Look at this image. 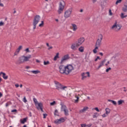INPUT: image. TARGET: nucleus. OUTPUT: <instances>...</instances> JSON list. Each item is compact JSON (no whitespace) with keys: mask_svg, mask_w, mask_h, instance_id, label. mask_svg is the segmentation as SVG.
Here are the masks:
<instances>
[{"mask_svg":"<svg viewBox=\"0 0 127 127\" xmlns=\"http://www.w3.org/2000/svg\"><path fill=\"white\" fill-rule=\"evenodd\" d=\"M75 67L74 65L68 64L66 65L62 64L59 66V70L61 74H65V75H69L74 71Z\"/></svg>","mask_w":127,"mask_h":127,"instance_id":"1","label":"nucleus"},{"mask_svg":"<svg viewBox=\"0 0 127 127\" xmlns=\"http://www.w3.org/2000/svg\"><path fill=\"white\" fill-rule=\"evenodd\" d=\"M84 95V92L82 91H75L73 92V95L75 98L74 99V103H77L79 102V99L81 98V96Z\"/></svg>","mask_w":127,"mask_h":127,"instance_id":"2","label":"nucleus"},{"mask_svg":"<svg viewBox=\"0 0 127 127\" xmlns=\"http://www.w3.org/2000/svg\"><path fill=\"white\" fill-rule=\"evenodd\" d=\"M30 59H31V55H28V56H22L19 58L18 62L21 64L28 62Z\"/></svg>","mask_w":127,"mask_h":127,"instance_id":"3","label":"nucleus"},{"mask_svg":"<svg viewBox=\"0 0 127 127\" xmlns=\"http://www.w3.org/2000/svg\"><path fill=\"white\" fill-rule=\"evenodd\" d=\"M122 24H120L118 21H116L114 24L112 25L111 29L116 32H118L122 29Z\"/></svg>","mask_w":127,"mask_h":127,"instance_id":"4","label":"nucleus"},{"mask_svg":"<svg viewBox=\"0 0 127 127\" xmlns=\"http://www.w3.org/2000/svg\"><path fill=\"white\" fill-rule=\"evenodd\" d=\"M66 5V3L65 1L63 0H61L59 3V9L58 10V13L59 14H61L62 12H63V10L65 8V6Z\"/></svg>","mask_w":127,"mask_h":127,"instance_id":"5","label":"nucleus"},{"mask_svg":"<svg viewBox=\"0 0 127 127\" xmlns=\"http://www.w3.org/2000/svg\"><path fill=\"white\" fill-rule=\"evenodd\" d=\"M66 5V3L65 1L63 0H61L59 3V9L58 10V13L59 14H61L62 12H63V10L65 8V6Z\"/></svg>","mask_w":127,"mask_h":127,"instance_id":"6","label":"nucleus"},{"mask_svg":"<svg viewBox=\"0 0 127 127\" xmlns=\"http://www.w3.org/2000/svg\"><path fill=\"white\" fill-rule=\"evenodd\" d=\"M66 5V3L65 1L63 0H61L59 3V9L58 10V13L59 14H61L62 12H63V10L65 8V6Z\"/></svg>","mask_w":127,"mask_h":127,"instance_id":"7","label":"nucleus"},{"mask_svg":"<svg viewBox=\"0 0 127 127\" xmlns=\"http://www.w3.org/2000/svg\"><path fill=\"white\" fill-rule=\"evenodd\" d=\"M33 100L37 110H41L42 112H43V109H42L43 103H42V102H38V101H37V99L35 98H34Z\"/></svg>","mask_w":127,"mask_h":127,"instance_id":"8","label":"nucleus"},{"mask_svg":"<svg viewBox=\"0 0 127 127\" xmlns=\"http://www.w3.org/2000/svg\"><path fill=\"white\" fill-rule=\"evenodd\" d=\"M55 86L57 89V90H58V91H60V90H62L63 91H65L66 89H67V86H64L61 84L59 82L55 81Z\"/></svg>","mask_w":127,"mask_h":127,"instance_id":"9","label":"nucleus"},{"mask_svg":"<svg viewBox=\"0 0 127 127\" xmlns=\"http://www.w3.org/2000/svg\"><path fill=\"white\" fill-rule=\"evenodd\" d=\"M40 19H41L40 16L36 15L35 16L33 21V29H36V25L38 24V22L40 21Z\"/></svg>","mask_w":127,"mask_h":127,"instance_id":"10","label":"nucleus"},{"mask_svg":"<svg viewBox=\"0 0 127 127\" xmlns=\"http://www.w3.org/2000/svg\"><path fill=\"white\" fill-rule=\"evenodd\" d=\"M103 40V35L100 34L98 35V38L95 44V47L99 48L102 45V40Z\"/></svg>","mask_w":127,"mask_h":127,"instance_id":"11","label":"nucleus"},{"mask_svg":"<svg viewBox=\"0 0 127 127\" xmlns=\"http://www.w3.org/2000/svg\"><path fill=\"white\" fill-rule=\"evenodd\" d=\"M72 14V9H68L67 10H66L64 14V18L67 19L69 18V17H71V15Z\"/></svg>","mask_w":127,"mask_h":127,"instance_id":"12","label":"nucleus"},{"mask_svg":"<svg viewBox=\"0 0 127 127\" xmlns=\"http://www.w3.org/2000/svg\"><path fill=\"white\" fill-rule=\"evenodd\" d=\"M61 111L63 112L64 116H69V110L66 106L63 105L61 107Z\"/></svg>","mask_w":127,"mask_h":127,"instance_id":"13","label":"nucleus"},{"mask_svg":"<svg viewBox=\"0 0 127 127\" xmlns=\"http://www.w3.org/2000/svg\"><path fill=\"white\" fill-rule=\"evenodd\" d=\"M109 64H110V61H107L106 59L103 60L100 63L99 65L98 66V69H100V68H101V67H103V66H104V65H105V66H108L109 65Z\"/></svg>","mask_w":127,"mask_h":127,"instance_id":"14","label":"nucleus"},{"mask_svg":"<svg viewBox=\"0 0 127 127\" xmlns=\"http://www.w3.org/2000/svg\"><path fill=\"white\" fill-rule=\"evenodd\" d=\"M110 114H111V109L106 108L105 109V113L102 115V118H107Z\"/></svg>","mask_w":127,"mask_h":127,"instance_id":"15","label":"nucleus"},{"mask_svg":"<svg viewBox=\"0 0 127 127\" xmlns=\"http://www.w3.org/2000/svg\"><path fill=\"white\" fill-rule=\"evenodd\" d=\"M83 42H85V38L84 37H80L77 40V42H76V45L81 46Z\"/></svg>","mask_w":127,"mask_h":127,"instance_id":"16","label":"nucleus"},{"mask_svg":"<svg viewBox=\"0 0 127 127\" xmlns=\"http://www.w3.org/2000/svg\"><path fill=\"white\" fill-rule=\"evenodd\" d=\"M65 120L64 119V118L62 117L60 119H57L54 121V123L56 125H60V124H62V123H64L65 122Z\"/></svg>","mask_w":127,"mask_h":127,"instance_id":"17","label":"nucleus"},{"mask_svg":"<svg viewBox=\"0 0 127 127\" xmlns=\"http://www.w3.org/2000/svg\"><path fill=\"white\" fill-rule=\"evenodd\" d=\"M81 77L82 80H85V79H87L88 77L89 78V77H90V72H87L81 73Z\"/></svg>","mask_w":127,"mask_h":127,"instance_id":"18","label":"nucleus"},{"mask_svg":"<svg viewBox=\"0 0 127 127\" xmlns=\"http://www.w3.org/2000/svg\"><path fill=\"white\" fill-rule=\"evenodd\" d=\"M68 59H69V55H66L64 56L61 61V64H63V63H64L66 60H68Z\"/></svg>","mask_w":127,"mask_h":127,"instance_id":"19","label":"nucleus"},{"mask_svg":"<svg viewBox=\"0 0 127 127\" xmlns=\"http://www.w3.org/2000/svg\"><path fill=\"white\" fill-rule=\"evenodd\" d=\"M77 47H79V46L77 45L76 43H72L70 46V48L72 50H77Z\"/></svg>","mask_w":127,"mask_h":127,"instance_id":"20","label":"nucleus"},{"mask_svg":"<svg viewBox=\"0 0 127 127\" xmlns=\"http://www.w3.org/2000/svg\"><path fill=\"white\" fill-rule=\"evenodd\" d=\"M72 30L73 31H77L78 30V26L76 24L71 23Z\"/></svg>","mask_w":127,"mask_h":127,"instance_id":"21","label":"nucleus"},{"mask_svg":"<svg viewBox=\"0 0 127 127\" xmlns=\"http://www.w3.org/2000/svg\"><path fill=\"white\" fill-rule=\"evenodd\" d=\"M29 73H31V74H34L35 75H37V74H39L40 73V71L38 70H29L28 71Z\"/></svg>","mask_w":127,"mask_h":127,"instance_id":"22","label":"nucleus"},{"mask_svg":"<svg viewBox=\"0 0 127 127\" xmlns=\"http://www.w3.org/2000/svg\"><path fill=\"white\" fill-rule=\"evenodd\" d=\"M78 50L79 52H80L81 53H83V52L85 51V47L83 46H81L78 48Z\"/></svg>","mask_w":127,"mask_h":127,"instance_id":"23","label":"nucleus"},{"mask_svg":"<svg viewBox=\"0 0 127 127\" xmlns=\"http://www.w3.org/2000/svg\"><path fill=\"white\" fill-rule=\"evenodd\" d=\"M88 109H89V107H84L82 109L79 111V112L81 113V114L83 113H85V112H86Z\"/></svg>","mask_w":127,"mask_h":127,"instance_id":"24","label":"nucleus"},{"mask_svg":"<svg viewBox=\"0 0 127 127\" xmlns=\"http://www.w3.org/2000/svg\"><path fill=\"white\" fill-rule=\"evenodd\" d=\"M120 17L122 19H124V18H126V17H127V14H126V13L124 12H122L120 14Z\"/></svg>","mask_w":127,"mask_h":127,"instance_id":"25","label":"nucleus"},{"mask_svg":"<svg viewBox=\"0 0 127 127\" xmlns=\"http://www.w3.org/2000/svg\"><path fill=\"white\" fill-rule=\"evenodd\" d=\"M27 121V118H24L23 119L20 120V123L21 124H22L23 125H24V124H25V123H26Z\"/></svg>","mask_w":127,"mask_h":127,"instance_id":"26","label":"nucleus"},{"mask_svg":"<svg viewBox=\"0 0 127 127\" xmlns=\"http://www.w3.org/2000/svg\"><path fill=\"white\" fill-rule=\"evenodd\" d=\"M46 46H47L48 48V50H50L53 48V46H51L49 45V43H46Z\"/></svg>","mask_w":127,"mask_h":127,"instance_id":"27","label":"nucleus"},{"mask_svg":"<svg viewBox=\"0 0 127 127\" xmlns=\"http://www.w3.org/2000/svg\"><path fill=\"white\" fill-rule=\"evenodd\" d=\"M98 117H99V114L97 112L94 113V114L93 115V119H97Z\"/></svg>","mask_w":127,"mask_h":127,"instance_id":"28","label":"nucleus"},{"mask_svg":"<svg viewBox=\"0 0 127 127\" xmlns=\"http://www.w3.org/2000/svg\"><path fill=\"white\" fill-rule=\"evenodd\" d=\"M58 58H59V53H57L56 55L54 58V61H56Z\"/></svg>","mask_w":127,"mask_h":127,"instance_id":"29","label":"nucleus"},{"mask_svg":"<svg viewBox=\"0 0 127 127\" xmlns=\"http://www.w3.org/2000/svg\"><path fill=\"white\" fill-rule=\"evenodd\" d=\"M98 49H99V48L97 47H95V49H93V52L94 53V54L98 53Z\"/></svg>","mask_w":127,"mask_h":127,"instance_id":"30","label":"nucleus"},{"mask_svg":"<svg viewBox=\"0 0 127 127\" xmlns=\"http://www.w3.org/2000/svg\"><path fill=\"white\" fill-rule=\"evenodd\" d=\"M123 103H125V101L123 100H120L118 101V104L119 105H123Z\"/></svg>","mask_w":127,"mask_h":127,"instance_id":"31","label":"nucleus"},{"mask_svg":"<svg viewBox=\"0 0 127 127\" xmlns=\"http://www.w3.org/2000/svg\"><path fill=\"white\" fill-rule=\"evenodd\" d=\"M2 77L4 79V80H6L7 79V78H8V76H7L5 73H3Z\"/></svg>","mask_w":127,"mask_h":127,"instance_id":"32","label":"nucleus"},{"mask_svg":"<svg viewBox=\"0 0 127 127\" xmlns=\"http://www.w3.org/2000/svg\"><path fill=\"white\" fill-rule=\"evenodd\" d=\"M43 25H44V21H42L41 23L39 24V27H43Z\"/></svg>","mask_w":127,"mask_h":127,"instance_id":"33","label":"nucleus"},{"mask_svg":"<svg viewBox=\"0 0 127 127\" xmlns=\"http://www.w3.org/2000/svg\"><path fill=\"white\" fill-rule=\"evenodd\" d=\"M19 54V52L16 50V51L14 53V56H17Z\"/></svg>","mask_w":127,"mask_h":127,"instance_id":"34","label":"nucleus"},{"mask_svg":"<svg viewBox=\"0 0 127 127\" xmlns=\"http://www.w3.org/2000/svg\"><path fill=\"white\" fill-rule=\"evenodd\" d=\"M50 64V63L49 62V61H44V65H45V66L47 65H49Z\"/></svg>","mask_w":127,"mask_h":127,"instance_id":"35","label":"nucleus"},{"mask_svg":"<svg viewBox=\"0 0 127 127\" xmlns=\"http://www.w3.org/2000/svg\"><path fill=\"white\" fill-rule=\"evenodd\" d=\"M55 116H59V112H58V110H56L54 112Z\"/></svg>","mask_w":127,"mask_h":127,"instance_id":"36","label":"nucleus"},{"mask_svg":"<svg viewBox=\"0 0 127 127\" xmlns=\"http://www.w3.org/2000/svg\"><path fill=\"white\" fill-rule=\"evenodd\" d=\"M22 49V46H20L16 49V50L19 52V51H20V50H21Z\"/></svg>","mask_w":127,"mask_h":127,"instance_id":"37","label":"nucleus"},{"mask_svg":"<svg viewBox=\"0 0 127 127\" xmlns=\"http://www.w3.org/2000/svg\"><path fill=\"white\" fill-rule=\"evenodd\" d=\"M113 12H112V10L109 9V15H110V16H113Z\"/></svg>","mask_w":127,"mask_h":127,"instance_id":"38","label":"nucleus"},{"mask_svg":"<svg viewBox=\"0 0 127 127\" xmlns=\"http://www.w3.org/2000/svg\"><path fill=\"white\" fill-rule=\"evenodd\" d=\"M55 105H56V102L55 101L50 103V106H55Z\"/></svg>","mask_w":127,"mask_h":127,"instance_id":"39","label":"nucleus"},{"mask_svg":"<svg viewBox=\"0 0 127 127\" xmlns=\"http://www.w3.org/2000/svg\"><path fill=\"white\" fill-rule=\"evenodd\" d=\"M95 110L96 112H100V110H99V108L98 107H96L95 108L92 109V110Z\"/></svg>","mask_w":127,"mask_h":127,"instance_id":"40","label":"nucleus"},{"mask_svg":"<svg viewBox=\"0 0 127 127\" xmlns=\"http://www.w3.org/2000/svg\"><path fill=\"white\" fill-rule=\"evenodd\" d=\"M98 60H101V59L100 58V57L97 56V58L95 59L94 61H95V62H97V61H98Z\"/></svg>","mask_w":127,"mask_h":127,"instance_id":"41","label":"nucleus"},{"mask_svg":"<svg viewBox=\"0 0 127 127\" xmlns=\"http://www.w3.org/2000/svg\"><path fill=\"white\" fill-rule=\"evenodd\" d=\"M122 0H117V1L116 2V4H119V3H121Z\"/></svg>","mask_w":127,"mask_h":127,"instance_id":"42","label":"nucleus"},{"mask_svg":"<svg viewBox=\"0 0 127 127\" xmlns=\"http://www.w3.org/2000/svg\"><path fill=\"white\" fill-rule=\"evenodd\" d=\"M3 25H4V22H3L2 21H1L0 22V26H3Z\"/></svg>","mask_w":127,"mask_h":127,"instance_id":"43","label":"nucleus"},{"mask_svg":"<svg viewBox=\"0 0 127 127\" xmlns=\"http://www.w3.org/2000/svg\"><path fill=\"white\" fill-rule=\"evenodd\" d=\"M23 102H24V103H26L27 102V100H26V97H25V96L24 97Z\"/></svg>","mask_w":127,"mask_h":127,"instance_id":"44","label":"nucleus"},{"mask_svg":"<svg viewBox=\"0 0 127 127\" xmlns=\"http://www.w3.org/2000/svg\"><path fill=\"white\" fill-rule=\"evenodd\" d=\"M112 104H113V105H114V106H117V102L114 100H112Z\"/></svg>","mask_w":127,"mask_h":127,"instance_id":"45","label":"nucleus"},{"mask_svg":"<svg viewBox=\"0 0 127 127\" xmlns=\"http://www.w3.org/2000/svg\"><path fill=\"white\" fill-rule=\"evenodd\" d=\"M11 113H17V110H16V109H14L11 110Z\"/></svg>","mask_w":127,"mask_h":127,"instance_id":"46","label":"nucleus"},{"mask_svg":"<svg viewBox=\"0 0 127 127\" xmlns=\"http://www.w3.org/2000/svg\"><path fill=\"white\" fill-rule=\"evenodd\" d=\"M25 51H26V52H28L29 53L30 52V51H29V48H27L25 50Z\"/></svg>","mask_w":127,"mask_h":127,"instance_id":"47","label":"nucleus"},{"mask_svg":"<svg viewBox=\"0 0 127 127\" xmlns=\"http://www.w3.org/2000/svg\"><path fill=\"white\" fill-rule=\"evenodd\" d=\"M110 70H112V68L109 67L108 68L106 69V72H109V71H110Z\"/></svg>","mask_w":127,"mask_h":127,"instance_id":"48","label":"nucleus"},{"mask_svg":"<svg viewBox=\"0 0 127 127\" xmlns=\"http://www.w3.org/2000/svg\"><path fill=\"white\" fill-rule=\"evenodd\" d=\"M10 105L9 102H7L5 104V107H7L8 106H9Z\"/></svg>","mask_w":127,"mask_h":127,"instance_id":"49","label":"nucleus"},{"mask_svg":"<svg viewBox=\"0 0 127 127\" xmlns=\"http://www.w3.org/2000/svg\"><path fill=\"white\" fill-rule=\"evenodd\" d=\"M43 118L44 119H46V117H47V114H43Z\"/></svg>","mask_w":127,"mask_h":127,"instance_id":"50","label":"nucleus"},{"mask_svg":"<svg viewBox=\"0 0 127 127\" xmlns=\"http://www.w3.org/2000/svg\"><path fill=\"white\" fill-rule=\"evenodd\" d=\"M15 87H16V88H18V87H19V84H15Z\"/></svg>","mask_w":127,"mask_h":127,"instance_id":"51","label":"nucleus"},{"mask_svg":"<svg viewBox=\"0 0 127 127\" xmlns=\"http://www.w3.org/2000/svg\"><path fill=\"white\" fill-rule=\"evenodd\" d=\"M31 67L29 66H26V69H30Z\"/></svg>","mask_w":127,"mask_h":127,"instance_id":"52","label":"nucleus"},{"mask_svg":"<svg viewBox=\"0 0 127 127\" xmlns=\"http://www.w3.org/2000/svg\"><path fill=\"white\" fill-rule=\"evenodd\" d=\"M0 6H1L2 7H3L4 5L2 4V3H0Z\"/></svg>","mask_w":127,"mask_h":127,"instance_id":"53","label":"nucleus"},{"mask_svg":"<svg viewBox=\"0 0 127 127\" xmlns=\"http://www.w3.org/2000/svg\"><path fill=\"white\" fill-rule=\"evenodd\" d=\"M99 55H100L101 56H103L104 54H103V53H99Z\"/></svg>","mask_w":127,"mask_h":127,"instance_id":"54","label":"nucleus"},{"mask_svg":"<svg viewBox=\"0 0 127 127\" xmlns=\"http://www.w3.org/2000/svg\"><path fill=\"white\" fill-rule=\"evenodd\" d=\"M36 62H37V63H40V61H39V60H36Z\"/></svg>","mask_w":127,"mask_h":127,"instance_id":"55","label":"nucleus"},{"mask_svg":"<svg viewBox=\"0 0 127 127\" xmlns=\"http://www.w3.org/2000/svg\"><path fill=\"white\" fill-rule=\"evenodd\" d=\"M92 0V2L93 3H95V2H96V1H97V0Z\"/></svg>","mask_w":127,"mask_h":127,"instance_id":"56","label":"nucleus"},{"mask_svg":"<svg viewBox=\"0 0 127 127\" xmlns=\"http://www.w3.org/2000/svg\"><path fill=\"white\" fill-rule=\"evenodd\" d=\"M55 21L57 22H59V20L58 19H55Z\"/></svg>","mask_w":127,"mask_h":127,"instance_id":"57","label":"nucleus"},{"mask_svg":"<svg viewBox=\"0 0 127 127\" xmlns=\"http://www.w3.org/2000/svg\"><path fill=\"white\" fill-rule=\"evenodd\" d=\"M2 96V94L1 92H0V98H1V96Z\"/></svg>","mask_w":127,"mask_h":127,"instance_id":"58","label":"nucleus"},{"mask_svg":"<svg viewBox=\"0 0 127 127\" xmlns=\"http://www.w3.org/2000/svg\"><path fill=\"white\" fill-rule=\"evenodd\" d=\"M3 74H4V73H3V72H1L0 73V75H1V74L3 75Z\"/></svg>","mask_w":127,"mask_h":127,"instance_id":"59","label":"nucleus"},{"mask_svg":"<svg viewBox=\"0 0 127 127\" xmlns=\"http://www.w3.org/2000/svg\"><path fill=\"white\" fill-rule=\"evenodd\" d=\"M80 12H83V9H80Z\"/></svg>","mask_w":127,"mask_h":127,"instance_id":"60","label":"nucleus"},{"mask_svg":"<svg viewBox=\"0 0 127 127\" xmlns=\"http://www.w3.org/2000/svg\"><path fill=\"white\" fill-rule=\"evenodd\" d=\"M71 93H69V94H68V97H71Z\"/></svg>","mask_w":127,"mask_h":127,"instance_id":"61","label":"nucleus"},{"mask_svg":"<svg viewBox=\"0 0 127 127\" xmlns=\"http://www.w3.org/2000/svg\"><path fill=\"white\" fill-rule=\"evenodd\" d=\"M112 101H113V100H108V102H111V103H112Z\"/></svg>","mask_w":127,"mask_h":127,"instance_id":"62","label":"nucleus"},{"mask_svg":"<svg viewBox=\"0 0 127 127\" xmlns=\"http://www.w3.org/2000/svg\"><path fill=\"white\" fill-rule=\"evenodd\" d=\"M26 91H27V92H28V91H29V89L26 88Z\"/></svg>","mask_w":127,"mask_h":127,"instance_id":"63","label":"nucleus"},{"mask_svg":"<svg viewBox=\"0 0 127 127\" xmlns=\"http://www.w3.org/2000/svg\"><path fill=\"white\" fill-rule=\"evenodd\" d=\"M20 88H22V84H20Z\"/></svg>","mask_w":127,"mask_h":127,"instance_id":"64","label":"nucleus"}]
</instances>
